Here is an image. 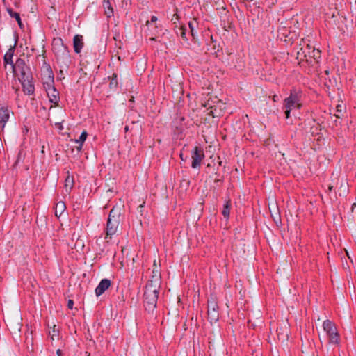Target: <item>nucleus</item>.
Masks as SVG:
<instances>
[{
  "instance_id": "nucleus-14",
  "label": "nucleus",
  "mask_w": 356,
  "mask_h": 356,
  "mask_svg": "<svg viewBox=\"0 0 356 356\" xmlns=\"http://www.w3.org/2000/svg\"><path fill=\"white\" fill-rule=\"evenodd\" d=\"M149 282L156 284V285L161 284V273L159 266L156 265V260L154 261L152 275L151 277V280L149 281Z\"/></svg>"
},
{
  "instance_id": "nucleus-11",
  "label": "nucleus",
  "mask_w": 356,
  "mask_h": 356,
  "mask_svg": "<svg viewBox=\"0 0 356 356\" xmlns=\"http://www.w3.org/2000/svg\"><path fill=\"white\" fill-rule=\"evenodd\" d=\"M46 90L47 96L51 103L57 104L59 100L58 92L56 90L54 84L44 87Z\"/></svg>"
},
{
  "instance_id": "nucleus-16",
  "label": "nucleus",
  "mask_w": 356,
  "mask_h": 356,
  "mask_svg": "<svg viewBox=\"0 0 356 356\" xmlns=\"http://www.w3.org/2000/svg\"><path fill=\"white\" fill-rule=\"evenodd\" d=\"M65 209H66L65 204L62 201L58 202L56 204V207H55V215L58 218L61 217L63 214H65Z\"/></svg>"
},
{
  "instance_id": "nucleus-34",
  "label": "nucleus",
  "mask_w": 356,
  "mask_h": 356,
  "mask_svg": "<svg viewBox=\"0 0 356 356\" xmlns=\"http://www.w3.org/2000/svg\"><path fill=\"white\" fill-rule=\"evenodd\" d=\"M325 72L327 74H329V71H328V70H325Z\"/></svg>"
},
{
  "instance_id": "nucleus-19",
  "label": "nucleus",
  "mask_w": 356,
  "mask_h": 356,
  "mask_svg": "<svg viewBox=\"0 0 356 356\" xmlns=\"http://www.w3.org/2000/svg\"><path fill=\"white\" fill-rule=\"evenodd\" d=\"M74 186V179L72 177L67 175L65 181V191L69 193Z\"/></svg>"
},
{
  "instance_id": "nucleus-22",
  "label": "nucleus",
  "mask_w": 356,
  "mask_h": 356,
  "mask_svg": "<svg viewBox=\"0 0 356 356\" xmlns=\"http://www.w3.org/2000/svg\"><path fill=\"white\" fill-rule=\"evenodd\" d=\"M158 19L156 16H152L150 21L147 22V26L151 29L154 30L157 26L156 23Z\"/></svg>"
},
{
  "instance_id": "nucleus-17",
  "label": "nucleus",
  "mask_w": 356,
  "mask_h": 356,
  "mask_svg": "<svg viewBox=\"0 0 356 356\" xmlns=\"http://www.w3.org/2000/svg\"><path fill=\"white\" fill-rule=\"evenodd\" d=\"M194 24H195V22H189L188 23V26L181 25L179 27V31H181V35L183 38H185V35H186V33L188 32V27L190 29L188 32L190 33H191L192 35H193V30H194L193 25H194Z\"/></svg>"
},
{
  "instance_id": "nucleus-29",
  "label": "nucleus",
  "mask_w": 356,
  "mask_h": 356,
  "mask_svg": "<svg viewBox=\"0 0 356 356\" xmlns=\"http://www.w3.org/2000/svg\"><path fill=\"white\" fill-rule=\"evenodd\" d=\"M54 42L55 43V44H58L59 43H63V41L60 38H58V39H54Z\"/></svg>"
},
{
  "instance_id": "nucleus-32",
  "label": "nucleus",
  "mask_w": 356,
  "mask_h": 356,
  "mask_svg": "<svg viewBox=\"0 0 356 356\" xmlns=\"http://www.w3.org/2000/svg\"><path fill=\"white\" fill-rule=\"evenodd\" d=\"M177 19H178V16L177 14H175L173 18H172V20L174 21L175 23H176Z\"/></svg>"
},
{
  "instance_id": "nucleus-31",
  "label": "nucleus",
  "mask_w": 356,
  "mask_h": 356,
  "mask_svg": "<svg viewBox=\"0 0 356 356\" xmlns=\"http://www.w3.org/2000/svg\"><path fill=\"white\" fill-rule=\"evenodd\" d=\"M56 355H57L58 356H62V355H63L62 350H61L60 349H58V350H56Z\"/></svg>"
},
{
  "instance_id": "nucleus-33",
  "label": "nucleus",
  "mask_w": 356,
  "mask_h": 356,
  "mask_svg": "<svg viewBox=\"0 0 356 356\" xmlns=\"http://www.w3.org/2000/svg\"><path fill=\"white\" fill-rule=\"evenodd\" d=\"M56 125L58 126V129L60 130H62L63 129V127L62 125L60 124V123H56Z\"/></svg>"
},
{
  "instance_id": "nucleus-26",
  "label": "nucleus",
  "mask_w": 356,
  "mask_h": 356,
  "mask_svg": "<svg viewBox=\"0 0 356 356\" xmlns=\"http://www.w3.org/2000/svg\"><path fill=\"white\" fill-rule=\"evenodd\" d=\"M302 42L304 43L312 42V40H311V37L310 36H308L307 38H302Z\"/></svg>"
},
{
  "instance_id": "nucleus-10",
  "label": "nucleus",
  "mask_w": 356,
  "mask_h": 356,
  "mask_svg": "<svg viewBox=\"0 0 356 356\" xmlns=\"http://www.w3.org/2000/svg\"><path fill=\"white\" fill-rule=\"evenodd\" d=\"M277 339L282 342L288 340L289 338V326L286 323H282L277 328Z\"/></svg>"
},
{
  "instance_id": "nucleus-15",
  "label": "nucleus",
  "mask_w": 356,
  "mask_h": 356,
  "mask_svg": "<svg viewBox=\"0 0 356 356\" xmlns=\"http://www.w3.org/2000/svg\"><path fill=\"white\" fill-rule=\"evenodd\" d=\"M111 286V281L108 279H103L101 280L95 289L97 296H101L104 291Z\"/></svg>"
},
{
  "instance_id": "nucleus-2",
  "label": "nucleus",
  "mask_w": 356,
  "mask_h": 356,
  "mask_svg": "<svg viewBox=\"0 0 356 356\" xmlns=\"http://www.w3.org/2000/svg\"><path fill=\"white\" fill-rule=\"evenodd\" d=\"M120 215L121 210L120 207H113L110 211L106 224V238H112L118 232L120 222Z\"/></svg>"
},
{
  "instance_id": "nucleus-7",
  "label": "nucleus",
  "mask_w": 356,
  "mask_h": 356,
  "mask_svg": "<svg viewBox=\"0 0 356 356\" xmlns=\"http://www.w3.org/2000/svg\"><path fill=\"white\" fill-rule=\"evenodd\" d=\"M204 158V154L203 149L201 147H195L191 153V167L193 168H200Z\"/></svg>"
},
{
  "instance_id": "nucleus-1",
  "label": "nucleus",
  "mask_w": 356,
  "mask_h": 356,
  "mask_svg": "<svg viewBox=\"0 0 356 356\" xmlns=\"http://www.w3.org/2000/svg\"><path fill=\"white\" fill-rule=\"evenodd\" d=\"M15 52V46H11L4 55L5 68L18 79L19 81L31 76L30 70L22 58H18L14 63L13 57Z\"/></svg>"
},
{
  "instance_id": "nucleus-27",
  "label": "nucleus",
  "mask_w": 356,
  "mask_h": 356,
  "mask_svg": "<svg viewBox=\"0 0 356 356\" xmlns=\"http://www.w3.org/2000/svg\"><path fill=\"white\" fill-rule=\"evenodd\" d=\"M74 302L72 300H69L67 302V307L69 309H72L73 308Z\"/></svg>"
},
{
  "instance_id": "nucleus-12",
  "label": "nucleus",
  "mask_w": 356,
  "mask_h": 356,
  "mask_svg": "<svg viewBox=\"0 0 356 356\" xmlns=\"http://www.w3.org/2000/svg\"><path fill=\"white\" fill-rule=\"evenodd\" d=\"M10 112L5 106L0 105V132L3 129L9 119Z\"/></svg>"
},
{
  "instance_id": "nucleus-23",
  "label": "nucleus",
  "mask_w": 356,
  "mask_h": 356,
  "mask_svg": "<svg viewBox=\"0 0 356 356\" xmlns=\"http://www.w3.org/2000/svg\"><path fill=\"white\" fill-rule=\"evenodd\" d=\"M8 13L17 21L19 26H22V22L19 13L13 12L11 10H8Z\"/></svg>"
},
{
  "instance_id": "nucleus-5",
  "label": "nucleus",
  "mask_w": 356,
  "mask_h": 356,
  "mask_svg": "<svg viewBox=\"0 0 356 356\" xmlns=\"http://www.w3.org/2000/svg\"><path fill=\"white\" fill-rule=\"evenodd\" d=\"M323 328L329 338L330 343H339V335L333 322L330 320L324 321L323 323Z\"/></svg>"
},
{
  "instance_id": "nucleus-9",
  "label": "nucleus",
  "mask_w": 356,
  "mask_h": 356,
  "mask_svg": "<svg viewBox=\"0 0 356 356\" xmlns=\"http://www.w3.org/2000/svg\"><path fill=\"white\" fill-rule=\"evenodd\" d=\"M300 51L305 57L314 58L316 61L321 58V50L316 49L315 46H303Z\"/></svg>"
},
{
  "instance_id": "nucleus-28",
  "label": "nucleus",
  "mask_w": 356,
  "mask_h": 356,
  "mask_svg": "<svg viewBox=\"0 0 356 356\" xmlns=\"http://www.w3.org/2000/svg\"><path fill=\"white\" fill-rule=\"evenodd\" d=\"M74 51L76 52V53H79L81 50V47L82 46H74Z\"/></svg>"
},
{
  "instance_id": "nucleus-13",
  "label": "nucleus",
  "mask_w": 356,
  "mask_h": 356,
  "mask_svg": "<svg viewBox=\"0 0 356 356\" xmlns=\"http://www.w3.org/2000/svg\"><path fill=\"white\" fill-rule=\"evenodd\" d=\"M19 82L21 83L25 93L32 95L34 92L35 88L32 83V76L28 79L20 80Z\"/></svg>"
},
{
  "instance_id": "nucleus-8",
  "label": "nucleus",
  "mask_w": 356,
  "mask_h": 356,
  "mask_svg": "<svg viewBox=\"0 0 356 356\" xmlns=\"http://www.w3.org/2000/svg\"><path fill=\"white\" fill-rule=\"evenodd\" d=\"M208 318L211 323L218 321V307L215 300H211L208 303Z\"/></svg>"
},
{
  "instance_id": "nucleus-3",
  "label": "nucleus",
  "mask_w": 356,
  "mask_h": 356,
  "mask_svg": "<svg viewBox=\"0 0 356 356\" xmlns=\"http://www.w3.org/2000/svg\"><path fill=\"white\" fill-rule=\"evenodd\" d=\"M160 284L148 282L145 291V301L146 309L149 312L153 311L155 308L158 299V291Z\"/></svg>"
},
{
  "instance_id": "nucleus-35",
  "label": "nucleus",
  "mask_w": 356,
  "mask_h": 356,
  "mask_svg": "<svg viewBox=\"0 0 356 356\" xmlns=\"http://www.w3.org/2000/svg\"><path fill=\"white\" fill-rule=\"evenodd\" d=\"M332 189V186H329V190L331 191Z\"/></svg>"
},
{
  "instance_id": "nucleus-36",
  "label": "nucleus",
  "mask_w": 356,
  "mask_h": 356,
  "mask_svg": "<svg viewBox=\"0 0 356 356\" xmlns=\"http://www.w3.org/2000/svg\"><path fill=\"white\" fill-rule=\"evenodd\" d=\"M125 131H128V127H125Z\"/></svg>"
},
{
  "instance_id": "nucleus-21",
  "label": "nucleus",
  "mask_w": 356,
  "mask_h": 356,
  "mask_svg": "<svg viewBox=\"0 0 356 356\" xmlns=\"http://www.w3.org/2000/svg\"><path fill=\"white\" fill-rule=\"evenodd\" d=\"M86 138H87V133L86 131H83L81 133V136H79V138L75 140V142L76 143L80 144L79 146L78 147V150L81 149L82 145H83V143L86 141Z\"/></svg>"
},
{
  "instance_id": "nucleus-25",
  "label": "nucleus",
  "mask_w": 356,
  "mask_h": 356,
  "mask_svg": "<svg viewBox=\"0 0 356 356\" xmlns=\"http://www.w3.org/2000/svg\"><path fill=\"white\" fill-rule=\"evenodd\" d=\"M82 40H83V37L81 35H76L74 37V40H73L74 44H79L82 43Z\"/></svg>"
},
{
  "instance_id": "nucleus-24",
  "label": "nucleus",
  "mask_w": 356,
  "mask_h": 356,
  "mask_svg": "<svg viewBox=\"0 0 356 356\" xmlns=\"http://www.w3.org/2000/svg\"><path fill=\"white\" fill-rule=\"evenodd\" d=\"M52 340H55L58 336V329L54 325L52 330L49 332Z\"/></svg>"
},
{
  "instance_id": "nucleus-6",
  "label": "nucleus",
  "mask_w": 356,
  "mask_h": 356,
  "mask_svg": "<svg viewBox=\"0 0 356 356\" xmlns=\"http://www.w3.org/2000/svg\"><path fill=\"white\" fill-rule=\"evenodd\" d=\"M42 80L44 87L54 84V78L52 70L47 63H44L42 67Z\"/></svg>"
},
{
  "instance_id": "nucleus-18",
  "label": "nucleus",
  "mask_w": 356,
  "mask_h": 356,
  "mask_svg": "<svg viewBox=\"0 0 356 356\" xmlns=\"http://www.w3.org/2000/svg\"><path fill=\"white\" fill-rule=\"evenodd\" d=\"M103 7L104 13L108 17H111L113 15V9L109 2V0L103 1Z\"/></svg>"
},
{
  "instance_id": "nucleus-30",
  "label": "nucleus",
  "mask_w": 356,
  "mask_h": 356,
  "mask_svg": "<svg viewBox=\"0 0 356 356\" xmlns=\"http://www.w3.org/2000/svg\"><path fill=\"white\" fill-rule=\"evenodd\" d=\"M116 84H117L116 81H115L114 79H113V80L111 81V83H110L111 87H112L113 86H116Z\"/></svg>"
},
{
  "instance_id": "nucleus-20",
  "label": "nucleus",
  "mask_w": 356,
  "mask_h": 356,
  "mask_svg": "<svg viewBox=\"0 0 356 356\" xmlns=\"http://www.w3.org/2000/svg\"><path fill=\"white\" fill-rule=\"evenodd\" d=\"M230 205L231 202L230 200H227L225 203L222 213L223 216L226 218H228L229 217V212H230Z\"/></svg>"
},
{
  "instance_id": "nucleus-4",
  "label": "nucleus",
  "mask_w": 356,
  "mask_h": 356,
  "mask_svg": "<svg viewBox=\"0 0 356 356\" xmlns=\"http://www.w3.org/2000/svg\"><path fill=\"white\" fill-rule=\"evenodd\" d=\"M302 106L300 96L297 92H291L290 96L284 99L286 118H289L290 113L294 109H300Z\"/></svg>"
},
{
  "instance_id": "nucleus-37",
  "label": "nucleus",
  "mask_w": 356,
  "mask_h": 356,
  "mask_svg": "<svg viewBox=\"0 0 356 356\" xmlns=\"http://www.w3.org/2000/svg\"><path fill=\"white\" fill-rule=\"evenodd\" d=\"M346 254L348 255V257L350 258L349 257V254H348V252L346 251Z\"/></svg>"
}]
</instances>
